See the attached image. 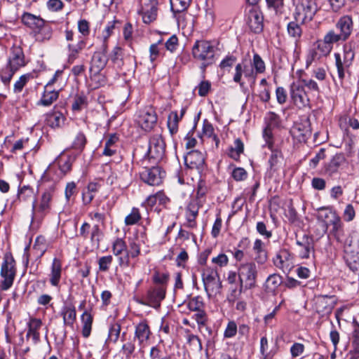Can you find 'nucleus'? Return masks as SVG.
Listing matches in <instances>:
<instances>
[{"mask_svg": "<svg viewBox=\"0 0 359 359\" xmlns=\"http://www.w3.org/2000/svg\"><path fill=\"white\" fill-rule=\"evenodd\" d=\"M86 41L80 39L76 43H68V62L72 63L79 56V53L85 48Z\"/></svg>", "mask_w": 359, "mask_h": 359, "instance_id": "72a5a7b5", "label": "nucleus"}, {"mask_svg": "<svg viewBox=\"0 0 359 359\" xmlns=\"http://www.w3.org/2000/svg\"><path fill=\"white\" fill-rule=\"evenodd\" d=\"M299 22L292 21L288 23L287 29L290 37H292L297 42L302 36V29L299 25Z\"/></svg>", "mask_w": 359, "mask_h": 359, "instance_id": "a19ab883", "label": "nucleus"}, {"mask_svg": "<svg viewBox=\"0 0 359 359\" xmlns=\"http://www.w3.org/2000/svg\"><path fill=\"white\" fill-rule=\"evenodd\" d=\"M30 78H31L30 74H23V75L20 76V78L18 79V80L16 81L15 83H14L13 92L15 93H20L22 90L25 86L27 83V82L29 81Z\"/></svg>", "mask_w": 359, "mask_h": 359, "instance_id": "4d7b16f0", "label": "nucleus"}, {"mask_svg": "<svg viewBox=\"0 0 359 359\" xmlns=\"http://www.w3.org/2000/svg\"><path fill=\"white\" fill-rule=\"evenodd\" d=\"M16 274L15 262L10 253L5 254L4 262L1 264L0 276L2 280L0 282V289L8 290L13 284Z\"/></svg>", "mask_w": 359, "mask_h": 359, "instance_id": "423d86ee", "label": "nucleus"}, {"mask_svg": "<svg viewBox=\"0 0 359 359\" xmlns=\"http://www.w3.org/2000/svg\"><path fill=\"white\" fill-rule=\"evenodd\" d=\"M323 41L327 44L332 46L334 43L346 40L339 33L337 34L334 30H330L325 35Z\"/></svg>", "mask_w": 359, "mask_h": 359, "instance_id": "6e6d98bb", "label": "nucleus"}, {"mask_svg": "<svg viewBox=\"0 0 359 359\" xmlns=\"http://www.w3.org/2000/svg\"><path fill=\"white\" fill-rule=\"evenodd\" d=\"M263 15L257 8H251L246 15V22L250 29L255 33H259L263 29Z\"/></svg>", "mask_w": 359, "mask_h": 359, "instance_id": "5701e85b", "label": "nucleus"}, {"mask_svg": "<svg viewBox=\"0 0 359 359\" xmlns=\"http://www.w3.org/2000/svg\"><path fill=\"white\" fill-rule=\"evenodd\" d=\"M87 106V98L83 94H78L74 98L72 109L74 111H80Z\"/></svg>", "mask_w": 359, "mask_h": 359, "instance_id": "3c124183", "label": "nucleus"}, {"mask_svg": "<svg viewBox=\"0 0 359 359\" xmlns=\"http://www.w3.org/2000/svg\"><path fill=\"white\" fill-rule=\"evenodd\" d=\"M79 234L84 239L88 238L90 234L91 243L97 248L99 247L102 233L97 224H95L90 228V225L88 222H84L80 228Z\"/></svg>", "mask_w": 359, "mask_h": 359, "instance_id": "6ab92c4d", "label": "nucleus"}, {"mask_svg": "<svg viewBox=\"0 0 359 359\" xmlns=\"http://www.w3.org/2000/svg\"><path fill=\"white\" fill-rule=\"evenodd\" d=\"M141 214L137 208H133L130 214L125 217V224L132 226L138 223L141 219Z\"/></svg>", "mask_w": 359, "mask_h": 359, "instance_id": "c03bdc74", "label": "nucleus"}, {"mask_svg": "<svg viewBox=\"0 0 359 359\" xmlns=\"http://www.w3.org/2000/svg\"><path fill=\"white\" fill-rule=\"evenodd\" d=\"M184 163L191 169L201 170L205 163L204 154L198 150H192L184 156Z\"/></svg>", "mask_w": 359, "mask_h": 359, "instance_id": "a878e982", "label": "nucleus"}, {"mask_svg": "<svg viewBox=\"0 0 359 359\" xmlns=\"http://www.w3.org/2000/svg\"><path fill=\"white\" fill-rule=\"evenodd\" d=\"M350 249L353 252L359 253V234L353 233L346 241L345 250Z\"/></svg>", "mask_w": 359, "mask_h": 359, "instance_id": "a18cd8bd", "label": "nucleus"}, {"mask_svg": "<svg viewBox=\"0 0 359 359\" xmlns=\"http://www.w3.org/2000/svg\"><path fill=\"white\" fill-rule=\"evenodd\" d=\"M243 75L248 81H252V82L255 81L257 74L255 72L251 62H248L246 60H242L241 62L238 63L235 67L233 81L238 83L241 87L244 85V82L242 81Z\"/></svg>", "mask_w": 359, "mask_h": 359, "instance_id": "9d476101", "label": "nucleus"}, {"mask_svg": "<svg viewBox=\"0 0 359 359\" xmlns=\"http://www.w3.org/2000/svg\"><path fill=\"white\" fill-rule=\"evenodd\" d=\"M112 251L115 256L118 257L121 266H129V252L126 242L122 238H116L112 245Z\"/></svg>", "mask_w": 359, "mask_h": 359, "instance_id": "aec40b11", "label": "nucleus"}, {"mask_svg": "<svg viewBox=\"0 0 359 359\" xmlns=\"http://www.w3.org/2000/svg\"><path fill=\"white\" fill-rule=\"evenodd\" d=\"M191 2V0H170L171 6L175 7L178 13L185 11Z\"/></svg>", "mask_w": 359, "mask_h": 359, "instance_id": "bf43d9fd", "label": "nucleus"}, {"mask_svg": "<svg viewBox=\"0 0 359 359\" xmlns=\"http://www.w3.org/2000/svg\"><path fill=\"white\" fill-rule=\"evenodd\" d=\"M292 133L300 142H305L311 135L310 129L302 124H299L294 127Z\"/></svg>", "mask_w": 359, "mask_h": 359, "instance_id": "58836bf2", "label": "nucleus"}, {"mask_svg": "<svg viewBox=\"0 0 359 359\" xmlns=\"http://www.w3.org/2000/svg\"><path fill=\"white\" fill-rule=\"evenodd\" d=\"M256 74H262L265 72L266 66L264 60L257 53L253 55L252 62H251Z\"/></svg>", "mask_w": 359, "mask_h": 359, "instance_id": "49530a36", "label": "nucleus"}, {"mask_svg": "<svg viewBox=\"0 0 359 359\" xmlns=\"http://www.w3.org/2000/svg\"><path fill=\"white\" fill-rule=\"evenodd\" d=\"M273 264L284 273L289 272L294 266L293 257L288 250H282L273 258Z\"/></svg>", "mask_w": 359, "mask_h": 359, "instance_id": "4be33fe9", "label": "nucleus"}, {"mask_svg": "<svg viewBox=\"0 0 359 359\" xmlns=\"http://www.w3.org/2000/svg\"><path fill=\"white\" fill-rule=\"evenodd\" d=\"M257 275L258 271L255 262H245L239 265L238 277L240 282V293L243 289L248 290L255 287Z\"/></svg>", "mask_w": 359, "mask_h": 359, "instance_id": "20e7f679", "label": "nucleus"}, {"mask_svg": "<svg viewBox=\"0 0 359 359\" xmlns=\"http://www.w3.org/2000/svg\"><path fill=\"white\" fill-rule=\"evenodd\" d=\"M18 198L21 201H27L34 198V192L29 186H23L18 192Z\"/></svg>", "mask_w": 359, "mask_h": 359, "instance_id": "603ef678", "label": "nucleus"}, {"mask_svg": "<svg viewBox=\"0 0 359 359\" xmlns=\"http://www.w3.org/2000/svg\"><path fill=\"white\" fill-rule=\"evenodd\" d=\"M297 253L300 258L308 259L314 253V241L312 236L304 234L302 236H296Z\"/></svg>", "mask_w": 359, "mask_h": 359, "instance_id": "dca6fc26", "label": "nucleus"}, {"mask_svg": "<svg viewBox=\"0 0 359 359\" xmlns=\"http://www.w3.org/2000/svg\"><path fill=\"white\" fill-rule=\"evenodd\" d=\"M231 176L236 181H243L247 178L248 173L244 168H236L232 171Z\"/></svg>", "mask_w": 359, "mask_h": 359, "instance_id": "774afa93", "label": "nucleus"}, {"mask_svg": "<svg viewBox=\"0 0 359 359\" xmlns=\"http://www.w3.org/2000/svg\"><path fill=\"white\" fill-rule=\"evenodd\" d=\"M134 337L124 343L121 347V351L127 358H130L135 350Z\"/></svg>", "mask_w": 359, "mask_h": 359, "instance_id": "13d9d810", "label": "nucleus"}, {"mask_svg": "<svg viewBox=\"0 0 359 359\" xmlns=\"http://www.w3.org/2000/svg\"><path fill=\"white\" fill-rule=\"evenodd\" d=\"M166 287L164 285H156L150 287L146 294L143 304L158 309L161 302L165 299Z\"/></svg>", "mask_w": 359, "mask_h": 359, "instance_id": "4468645a", "label": "nucleus"}, {"mask_svg": "<svg viewBox=\"0 0 359 359\" xmlns=\"http://www.w3.org/2000/svg\"><path fill=\"white\" fill-rule=\"evenodd\" d=\"M90 79L93 88H98L104 86L107 83V78L102 72H90Z\"/></svg>", "mask_w": 359, "mask_h": 359, "instance_id": "79ce46f5", "label": "nucleus"}, {"mask_svg": "<svg viewBox=\"0 0 359 359\" xmlns=\"http://www.w3.org/2000/svg\"><path fill=\"white\" fill-rule=\"evenodd\" d=\"M290 95L297 107L304 108L309 106L310 100L302 85L293 82L290 86Z\"/></svg>", "mask_w": 359, "mask_h": 359, "instance_id": "2eb2a0df", "label": "nucleus"}, {"mask_svg": "<svg viewBox=\"0 0 359 359\" xmlns=\"http://www.w3.org/2000/svg\"><path fill=\"white\" fill-rule=\"evenodd\" d=\"M165 151V142L160 135H153L149 142L147 156L154 161V163L162 160Z\"/></svg>", "mask_w": 359, "mask_h": 359, "instance_id": "9b49d317", "label": "nucleus"}, {"mask_svg": "<svg viewBox=\"0 0 359 359\" xmlns=\"http://www.w3.org/2000/svg\"><path fill=\"white\" fill-rule=\"evenodd\" d=\"M106 49L103 48L102 50L95 51L90 62L89 72H102L106 67L108 62V57L106 54Z\"/></svg>", "mask_w": 359, "mask_h": 359, "instance_id": "393cba45", "label": "nucleus"}, {"mask_svg": "<svg viewBox=\"0 0 359 359\" xmlns=\"http://www.w3.org/2000/svg\"><path fill=\"white\" fill-rule=\"evenodd\" d=\"M113 262V257L111 255L103 256L99 258L97 263L99 271L101 272H107Z\"/></svg>", "mask_w": 359, "mask_h": 359, "instance_id": "5fc2aeb1", "label": "nucleus"}, {"mask_svg": "<svg viewBox=\"0 0 359 359\" xmlns=\"http://www.w3.org/2000/svg\"><path fill=\"white\" fill-rule=\"evenodd\" d=\"M217 48L212 42L205 40H198L192 47L193 57L201 62L200 68L204 72L207 67L212 65L216 60Z\"/></svg>", "mask_w": 359, "mask_h": 359, "instance_id": "7ed1b4c3", "label": "nucleus"}, {"mask_svg": "<svg viewBox=\"0 0 359 359\" xmlns=\"http://www.w3.org/2000/svg\"><path fill=\"white\" fill-rule=\"evenodd\" d=\"M344 252L346 262L350 269L353 271H358L359 269V253L353 252L349 248L344 250Z\"/></svg>", "mask_w": 359, "mask_h": 359, "instance_id": "4c0bfd02", "label": "nucleus"}, {"mask_svg": "<svg viewBox=\"0 0 359 359\" xmlns=\"http://www.w3.org/2000/svg\"><path fill=\"white\" fill-rule=\"evenodd\" d=\"M237 58L233 55H226L219 63V68L226 69V68L231 67L236 62Z\"/></svg>", "mask_w": 359, "mask_h": 359, "instance_id": "0e129e2a", "label": "nucleus"}, {"mask_svg": "<svg viewBox=\"0 0 359 359\" xmlns=\"http://www.w3.org/2000/svg\"><path fill=\"white\" fill-rule=\"evenodd\" d=\"M252 250L255 253L254 261L259 265L264 264L268 260V255L265 249V244L259 238H257L253 244Z\"/></svg>", "mask_w": 359, "mask_h": 359, "instance_id": "cd10ccee", "label": "nucleus"}, {"mask_svg": "<svg viewBox=\"0 0 359 359\" xmlns=\"http://www.w3.org/2000/svg\"><path fill=\"white\" fill-rule=\"evenodd\" d=\"M42 325V321L39 318H32L28 323V331L27 337H32L34 343L40 340L39 329Z\"/></svg>", "mask_w": 359, "mask_h": 359, "instance_id": "473e14b6", "label": "nucleus"}, {"mask_svg": "<svg viewBox=\"0 0 359 359\" xmlns=\"http://www.w3.org/2000/svg\"><path fill=\"white\" fill-rule=\"evenodd\" d=\"M157 122V116L152 108L145 109L140 112L137 123L145 131L151 130Z\"/></svg>", "mask_w": 359, "mask_h": 359, "instance_id": "412c9836", "label": "nucleus"}, {"mask_svg": "<svg viewBox=\"0 0 359 359\" xmlns=\"http://www.w3.org/2000/svg\"><path fill=\"white\" fill-rule=\"evenodd\" d=\"M187 306L191 311H200L204 306L203 298L200 296H197L190 299L188 302Z\"/></svg>", "mask_w": 359, "mask_h": 359, "instance_id": "864d4df0", "label": "nucleus"}, {"mask_svg": "<svg viewBox=\"0 0 359 359\" xmlns=\"http://www.w3.org/2000/svg\"><path fill=\"white\" fill-rule=\"evenodd\" d=\"M332 48V46L327 44L323 40L316 41L313 49L310 51L309 56L306 60L309 66L313 60H319L323 56L327 55Z\"/></svg>", "mask_w": 359, "mask_h": 359, "instance_id": "b1692460", "label": "nucleus"}, {"mask_svg": "<svg viewBox=\"0 0 359 359\" xmlns=\"http://www.w3.org/2000/svg\"><path fill=\"white\" fill-rule=\"evenodd\" d=\"M121 325L116 323L110 325L107 340L113 343H116L120 337Z\"/></svg>", "mask_w": 359, "mask_h": 359, "instance_id": "8fccbe9b", "label": "nucleus"}, {"mask_svg": "<svg viewBox=\"0 0 359 359\" xmlns=\"http://www.w3.org/2000/svg\"><path fill=\"white\" fill-rule=\"evenodd\" d=\"M150 334L149 327L145 321L140 322L136 325L134 340L137 339L140 348L147 345Z\"/></svg>", "mask_w": 359, "mask_h": 359, "instance_id": "bb28decb", "label": "nucleus"}, {"mask_svg": "<svg viewBox=\"0 0 359 359\" xmlns=\"http://www.w3.org/2000/svg\"><path fill=\"white\" fill-rule=\"evenodd\" d=\"M64 4L61 0H48L46 2L47 8L52 12H58L63 8Z\"/></svg>", "mask_w": 359, "mask_h": 359, "instance_id": "69168bd1", "label": "nucleus"}, {"mask_svg": "<svg viewBox=\"0 0 359 359\" xmlns=\"http://www.w3.org/2000/svg\"><path fill=\"white\" fill-rule=\"evenodd\" d=\"M93 320V317L88 311H85L81 315L82 335L85 338L90 335Z\"/></svg>", "mask_w": 359, "mask_h": 359, "instance_id": "e433bc0d", "label": "nucleus"}, {"mask_svg": "<svg viewBox=\"0 0 359 359\" xmlns=\"http://www.w3.org/2000/svg\"><path fill=\"white\" fill-rule=\"evenodd\" d=\"M353 20L351 16L346 15L341 17L336 24V27L339 30V34L346 40L353 31Z\"/></svg>", "mask_w": 359, "mask_h": 359, "instance_id": "c85d7f7f", "label": "nucleus"}, {"mask_svg": "<svg viewBox=\"0 0 359 359\" xmlns=\"http://www.w3.org/2000/svg\"><path fill=\"white\" fill-rule=\"evenodd\" d=\"M294 6V20L301 24L311 22L320 10L316 0H297Z\"/></svg>", "mask_w": 359, "mask_h": 359, "instance_id": "39448f33", "label": "nucleus"}, {"mask_svg": "<svg viewBox=\"0 0 359 359\" xmlns=\"http://www.w3.org/2000/svg\"><path fill=\"white\" fill-rule=\"evenodd\" d=\"M164 176L165 172L161 171L159 167L156 166H153L150 168H145L140 172L141 180L151 186H158L161 184Z\"/></svg>", "mask_w": 359, "mask_h": 359, "instance_id": "f3484780", "label": "nucleus"}, {"mask_svg": "<svg viewBox=\"0 0 359 359\" xmlns=\"http://www.w3.org/2000/svg\"><path fill=\"white\" fill-rule=\"evenodd\" d=\"M65 117L60 111H53L47 114V124L52 128L61 127L65 122Z\"/></svg>", "mask_w": 359, "mask_h": 359, "instance_id": "c9c22d12", "label": "nucleus"}, {"mask_svg": "<svg viewBox=\"0 0 359 359\" xmlns=\"http://www.w3.org/2000/svg\"><path fill=\"white\" fill-rule=\"evenodd\" d=\"M62 274V263L57 258H54L51 265L50 283L53 286L59 285Z\"/></svg>", "mask_w": 359, "mask_h": 359, "instance_id": "2f4dec72", "label": "nucleus"}, {"mask_svg": "<svg viewBox=\"0 0 359 359\" xmlns=\"http://www.w3.org/2000/svg\"><path fill=\"white\" fill-rule=\"evenodd\" d=\"M337 302L334 295H318L315 297L313 308L318 313L324 316L332 312Z\"/></svg>", "mask_w": 359, "mask_h": 359, "instance_id": "ddd939ff", "label": "nucleus"}, {"mask_svg": "<svg viewBox=\"0 0 359 359\" xmlns=\"http://www.w3.org/2000/svg\"><path fill=\"white\" fill-rule=\"evenodd\" d=\"M281 282V276L274 273L267 278L266 287L269 290L273 291L280 285Z\"/></svg>", "mask_w": 359, "mask_h": 359, "instance_id": "de8ad7c7", "label": "nucleus"}, {"mask_svg": "<svg viewBox=\"0 0 359 359\" xmlns=\"http://www.w3.org/2000/svg\"><path fill=\"white\" fill-rule=\"evenodd\" d=\"M317 219L323 224V232L326 233L332 226L330 233L338 242H343L344 238V224L337 212L330 207H321L318 210Z\"/></svg>", "mask_w": 359, "mask_h": 359, "instance_id": "f257e3e1", "label": "nucleus"}, {"mask_svg": "<svg viewBox=\"0 0 359 359\" xmlns=\"http://www.w3.org/2000/svg\"><path fill=\"white\" fill-rule=\"evenodd\" d=\"M59 93V90H53L52 88H49L48 86H45L41 98L38 101L37 104L44 107L50 106L58 99Z\"/></svg>", "mask_w": 359, "mask_h": 359, "instance_id": "c756f323", "label": "nucleus"}, {"mask_svg": "<svg viewBox=\"0 0 359 359\" xmlns=\"http://www.w3.org/2000/svg\"><path fill=\"white\" fill-rule=\"evenodd\" d=\"M61 315L63 318L64 324L72 326L76 320V312L75 306L72 304H67L62 307Z\"/></svg>", "mask_w": 359, "mask_h": 359, "instance_id": "f704fd0d", "label": "nucleus"}, {"mask_svg": "<svg viewBox=\"0 0 359 359\" xmlns=\"http://www.w3.org/2000/svg\"><path fill=\"white\" fill-rule=\"evenodd\" d=\"M180 120L177 111H172L168 118V128L170 133L173 135L178 130V123Z\"/></svg>", "mask_w": 359, "mask_h": 359, "instance_id": "37998d69", "label": "nucleus"}, {"mask_svg": "<svg viewBox=\"0 0 359 359\" xmlns=\"http://www.w3.org/2000/svg\"><path fill=\"white\" fill-rule=\"evenodd\" d=\"M348 162L345 155L342 153L336 154L332 157L329 162L324 165L325 173L329 176L338 172L340 168L348 166Z\"/></svg>", "mask_w": 359, "mask_h": 359, "instance_id": "a211bd4d", "label": "nucleus"}, {"mask_svg": "<svg viewBox=\"0 0 359 359\" xmlns=\"http://www.w3.org/2000/svg\"><path fill=\"white\" fill-rule=\"evenodd\" d=\"M139 13L142 17V20L146 24H150L156 19L157 6L156 2H150L144 5Z\"/></svg>", "mask_w": 359, "mask_h": 359, "instance_id": "7c9ffc66", "label": "nucleus"}, {"mask_svg": "<svg viewBox=\"0 0 359 359\" xmlns=\"http://www.w3.org/2000/svg\"><path fill=\"white\" fill-rule=\"evenodd\" d=\"M244 151V144L241 139L237 138L233 142V146L229 149L228 155L235 161H238L240 156Z\"/></svg>", "mask_w": 359, "mask_h": 359, "instance_id": "ea45409f", "label": "nucleus"}, {"mask_svg": "<svg viewBox=\"0 0 359 359\" xmlns=\"http://www.w3.org/2000/svg\"><path fill=\"white\" fill-rule=\"evenodd\" d=\"M22 22L25 25L33 30L43 32L45 36L42 40H48L51 37V28L45 26V20L40 16L33 15L30 13H25L22 15Z\"/></svg>", "mask_w": 359, "mask_h": 359, "instance_id": "1a4fd4ad", "label": "nucleus"}, {"mask_svg": "<svg viewBox=\"0 0 359 359\" xmlns=\"http://www.w3.org/2000/svg\"><path fill=\"white\" fill-rule=\"evenodd\" d=\"M238 331L236 323L233 320H231L228 323L226 327L224 332V337L225 338L233 337Z\"/></svg>", "mask_w": 359, "mask_h": 359, "instance_id": "e2e57ef3", "label": "nucleus"}, {"mask_svg": "<svg viewBox=\"0 0 359 359\" xmlns=\"http://www.w3.org/2000/svg\"><path fill=\"white\" fill-rule=\"evenodd\" d=\"M325 149L321 148L315 155V156L310 160L309 166L312 168H315L318 164L319 161L325 158Z\"/></svg>", "mask_w": 359, "mask_h": 359, "instance_id": "338daca9", "label": "nucleus"}, {"mask_svg": "<svg viewBox=\"0 0 359 359\" xmlns=\"http://www.w3.org/2000/svg\"><path fill=\"white\" fill-rule=\"evenodd\" d=\"M203 133L208 137H212L213 140L215 141L216 145L217 146L219 143V139L214 134V128L211 123L208 122H204L203 127Z\"/></svg>", "mask_w": 359, "mask_h": 359, "instance_id": "680f3d73", "label": "nucleus"}, {"mask_svg": "<svg viewBox=\"0 0 359 359\" xmlns=\"http://www.w3.org/2000/svg\"><path fill=\"white\" fill-rule=\"evenodd\" d=\"M270 149L271 151V154L269 159V163L272 169L278 165L280 159L282 158V153L278 149H273V147Z\"/></svg>", "mask_w": 359, "mask_h": 359, "instance_id": "052dcab7", "label": "nucleus"}, {"mask_svg": "<svg viewBox=\"0 0 359 359\" xmlns=\"http://www.w3.org/2000/svg\"><path fill=\"white\" fill-rule=\"evenodd\" d=\"M55 186L51 184L41 195L40 203L38 207L36 205V200L32 203L33 215L35 217L42 218L50 210L51 201L55 195Z\"/></svg>", "mask_w": 359, "mask_h": 359, "instance_id": "6e6552de", "label": "nucleus"}, {"mask_svg": "<svg viewBox=\"0 0 359 359\" xmlns=\"http://www.w3.org/2000/svg\"><path fill=\"white\" fill-rule=\"evenodd\" d=\"M87 143L86 135L82 132L77 133L72 143V148L74 149L82 151Z\"/></svg>", "mask_w": 359, "mask_h": 359, "instance_id": "09e8293b", "label": "nucleus"}, {"mask_svg": "<svg viewBox=\"0 0 359 359\" xmlns=\"http://www.w3.org/2000/svg\"><path fill=\"white\" fill-rule=\"evenodd\" d=\"M202 280L205 290L209 297L219 292L222 283L217 269H204L202 273Z\"/></svg>", "mask_w": 359, "mask_h": 359, "instance_id": "0eeeda50", "label": "nucleus"}, {"mask_svg": "<svg viewBox=\"0 0 359 359\" xmlns=\"http://www.w3.org/2000/svg\"><path fill=\"white\" fill-rule=\"evenodd\" d=\"M335 65L339 79L343 80L346 72L352 65L354 58V52L351 49L345 50L342 55L334 53Z\"/></svg>", "mask_w": 359, "mask_h": 359, "instance_id": "f8f14e48", "label": "nucleus"}, {"mask_svg": "<svg viewBox=\"0 0 359 359\" xmlns=\"http://www.w3.org/2000/svg\"><path fill=\"white\" fill-rule=\"evenodd\" d=\"M25 65V57L22 48L20 46H13L7 64L0 70V78L3 83L8 85L15 72Z\"/></svg>", "mask_w": 359, "mask_h": 359, "instance_id": "f03ea898", "label": "nucleus"}]
</instances>
